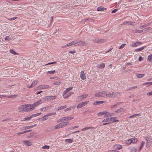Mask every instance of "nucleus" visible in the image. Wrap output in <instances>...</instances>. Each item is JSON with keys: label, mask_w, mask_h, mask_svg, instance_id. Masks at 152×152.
<instances>
[{"label": "nucleus", "mask_w": 152, "mask_h": 152, "mask_svg": "<svg viewBox=\"0 0 152 152\" xmlns=\"http://www.w3.org/2000/svg\"><path fill=\"white\" fill-rule=\"evenodd\" d=\"M145 76V74H137V77L138 78H141Z\"/></svg>", "instance_id": "30"}, {"label": "nucleus", "mask_w": 152, "mask_h": 152, "mask_svg": "<svg viewBox=\"0 0 152 152\" xmlns=\"http://www.w3.org/2000/svg\"><path fill=\"white\" fill-rule=\"evenodd\" d=\"M73 88L72 87H71L66 89L64 92V94H66L68 92L70 91Z\"/></svg>", "instance_id": "20"}, {"label": "nucleus", "mask_w": 152, "mask_h": 152, "mask_svg": "<svg viewBox=\"0 0 152 152\" xmlns=\"http://www.w3.org/2000/svg\"><path fill=\"white\" fill-rule=\"evenodd\" d=\"M51 107H52V106H47V107H45V108H41L40 109V110L41 111H45L46 110H48L49 109L51 108Z\"/></svg>", "instance_id": "22"}, {"label": "nucleus", "mask_w": 152, "mask_h": 152, "mask_svg": "<svg viewBox=\"0 0 152 152\" xmlns=\"http://www.w3.org/2000/svg\"><path fill=\"white\" fill-rule=\"evenodd\" d=\"M42 99L43 101H48L47 96H46L45 97H42Z\"/></svg>", "instance_id": "46"}, {"label": "nucleus", "mask_w": 152, "mask_h": 152, "mask_svg": "<svg viewBox=\"0 0 152 152\" xmlns=\"http://www.w3.org/2000/svg\"><path fill=\"white\" fill-rule=\"evenodd\" d=\"M70 46H70V43H69L67 44H66L64 45L63 46H62L61 47L62 48H66V47Z\"/></svg>", "instance_id": "48"}, {"label": "nucleus", "mask_w": 152, "mask_h": 152, "mask_svg": "<svg viewBox=\"0 0 152 152\" xmlns=\"http://www.w3.org/2000/svg\"><path fill=\"white\" fill-rule=\"evenodd\" d=\"M32 116H30V117H29L27 118H24V119L25 120H29L31 118H32Z\"/></svg>", "instance_id": "61"}, {"label": "nucleus", "mask_w": 152, "mask_h": 152, "mask_svg": "<svg viewBox=\"0 0 152 152\" xmlns=\"http://www.w3.org/2000/svg\"><path fill=\"white\" fill-rule=\"evenodd\" d=\"M117 118L116 117H114L109 118L105 119V121L108 122L110 121H112V119H116Z\"/></svg>", "instance_id": "21"}, {"label": "nucleus", "mask_w": 152, "mask_h": 152, "mask_svg": "<svg viewBox=\"0 0 152 152\" xmlns=\"http://www.w3.org/2000/svg\"><path fill=\"white\" fill-rule=\"evenodd\" d=\"M23 142L25 145L28 146H31L32 145L31 142L28 140L24 141Z\"/></svg>", "instance_id": "11"}, {"label": "nucleus", "mask_w": 152, "mask_h": 152, "mask_svg": "<svg viewBox=\"0 0 152 152\" xmlns=\"http://www.w3.org/2000/svg\"><path fill=\"white\" fill-rule=\"evenodd\" d=\"M136 149L134 148H132L131 150V151L130 152H136Z\"/></svg>", "instance_id": "52"}, {"label": "nucleus", "mask_w": 152, "mask_h": 152, "mask_svg": "<svg viewBox=\"0 0 152 152\" xmlns=\"http://www.w3.org/2000/svg\"><path fill=\"white\" fill-rule=\"evenodd\" d=\"M117 10H118V9H115L112 11V12H111V13H115L117 11Z\"/></svg>", "instance_id": "63"}, {"label": "nucleus", "mask_w": 152, "mask_h": 152, "mask_svg": "<svg viewBox=\"0 0 152 152\" xmlns=\"http://www.w3.org/2000/svg\"><path fill=\"white\" fill-rule=\"evenodd\" d=\"M69 96H70V95H69V94L67 95H64V94L63 95V97L64 98H66Z\"/></svg>", "instance_id": "60"}, {"label": "nucleus", "mask_w": 152, "mask_h": 152, "mask_svg": "<svg viewBox=\"0 0 152 152\" xmlns=\"http://www.w3.org/2000/svg\"><path fill=\"white\" fill-rule=\"evenodd\" d=\"M147 26V25L146 24L144 25L140 26V27H139L138 28H144L145 27Z\"/></svg>", "instance_id": "53"}, {"label": "nucleus", "mask_w": 152, "mask_h": 152, "mask_svg": "<svg viewBox=\"0 0 152 152\" xmlns=\"http://www.w3.org/2000/svg\"><path fill=\"white\" fill-rule=\"evenodd\" d=\"M70 46L74 45L75 46H77V42H75V41H72L71 42L69 43Z\"/></svg>", "instance_id": "36"}, {"label": "nucleus", "mask_w": 152, "mask_h": 152, "mask_svg": "<svg viewBox=\"0 0 152 152\" xmlns=\"http://www.w3.org/2000/svg\"><path fill=\"white\" fill-rule=\"evenodd\" d=\"M131 139H129L128 140H127L126 141V143L127 144H130L132 142V141L131 140Z\"/></svg>", "instance_id": "51"}, {"label": "nucleus", "mask_w": 152, "mask_h": 152, "mask_svg": "<svg viewBox=\"0 0 152 152\" xmlns=\"http://www.w3.org/2000/svg\"><path fill=\"white\" fill-rule=\"evenodd\" d=\"M145 144V142L144 141H142L141 142V143L140 144V147L139 148V151H140L142 149V148H143V146Z\"/></svg>", "instance_id": "26"}, {"label": "nucleus", "mask_w": 152, "mask_h": 152, "mask_svg": "<svg viewBox=\"0 0 152 152\" xmlns=\"http://www.w3.org/2000/svg\"><path fill=\"white\" fill-rule=\"evenodd\" d=\"M104 7H103L100 6L97 8V10L98 11H102L104 10Z\"/></svg>", "instance_id": "31"}, {"label": "nucleus", "mask_w": 152, "mask_h": 152, "mask_svg": "<svg viewBox=\"0 0 152 152\" xmlns=\"http://www.w3.org/2000/svg\"><path fill=\"white\" fill-rule=\"evenodd\" d=\"M88 102L89 101H87L80 103L77 106V108H81L82 107L85 106L87 104Z\"/></svg>", "instance_id": "4"}, {"label": "nucleus", "mask_w": 152, "mask_h": 152, "mask_svg": "<svg viewBox=\"0 0 152 152\" xmlns=\"http://www.w3.org/2000/svg\"><path fill=\"white\" fill-rule=\"evenodd\" d=\"M73 141V139H66L65 140V141L68 143H72Z\"/></svg>", "instance_id": "25"}, {"label": "nucleus", "mask_w": 152, "mask_h": 152, "mask_svg": "<svg viewBox=\"0 0 152 152\" xmlns=\"http://www.w3.org/2000/svg\"><path fill=\"white\" fill-rule=\"evenodd\" d=\"M61 118L62 120V122H64V121H67L66 117H62Z\"/></svg>", "instance_id": "45"}, {"label": "nucleus", "mask_w": 152, "mask_h": 152, "mask_svg": "<svg viewBox=\"0 0 152 152\" xmlns=\"http://www.w3.org/2000/svg\"><path fill=\"white\" fill-rule=\"evenodd\" d=\"M42 148L44 149H48L49 148V146L47 145H45L42 147Z\"/></svg>", "instance_id": "42"}, {"label": "nucleus", "mask_w": 152, "mask_h": 152, "mask_svg": "<svg viewBox=\"0 0 152 152\" xmlns=\"http://www.w3.org/2000/svg\"><path fill=\"white\" fill-rule=\"evenodd\" d=\"M26 104L22 105H21L19 108V109L20 110L19 111V112H26Z\"/></svg>", "instance_id": "3"}, {"label": "nucleus", "mask_w": 152, "mask_h": 152, "mask_svg": "<svg viewBox=\"0 0 152 152\" xmlns=\"http://www.w3.org/2000/svg\"><path fill=\"white\" fill-rule=\"evenodd\" d=\"M104 92H100L96 94L95 95V96L96 97H100L104 95Z\"/></svg>", "instance_id": "15"}, {"label": "nucleus", "mask_w": 152, "mask_h": 152, "mask_svg": "<svg viewBox=\"0 0 152 152\" xmlns=\"http://www.w3.org/2000/svg\"><path fill=\"white\" fill-rule=\"evenodd\" d=\"M146 47V46H144L141 47L140 48L134 50L135 52H138L139 51H140L143 50Z\"/></svg>", "instance_id": "18"}, {"label": "nucleus", "mask_w": 152, "mask_h": 152, "mask_svg": "<svg viewBox=\"0 0 152 152\" xmlns=\"http://www.w3.org/2000/svg\"><path fill=\"white\" fill-rule=\"evenodd\" d=\"M47 97L48 101L55 99L57 97L56 96H47Z\"/></svg>", "instance_id": "16"}, {"label": "nucleus", "mask_w": 152, "mask_h": 152, "mask_svg": "<svg viewBox=\"0 0 152 152\" xmlns=\"http://www.w3.org/2000/svg\"><path fill=\"white\" fill-rule=\"evenodd\" d=\"M42 101L41 100H40L39 101H38L37 102H35L34 104H32V105L34 106V107L35 106H38L39 104L41 103L40 102ZM42 102H41L42 103Z\"/></svg>", "instance_id": "19"}, {"label": "nucleus", "mask_w": 152, "mask_h": 152, "mask_svg": "<svg viewBox=\"0 0 152 152\" xmlns=\"http://www.w3.org/2000/svg\"><path fill=\"white\" fill-rule=\"evenodd\" d=\"M80 77V78L83 80H85L86 79V76L85 75L84 71H81V72Z\"/></svg>", "instance_id": "10"}, {"label": "nucleus", "mask_w": 152, "mask_h": 152, "mask_svg": "<svg viewBox=\"0 0 152 152\" xmlns=\"http://www.w3.org/2000/svg\"><path fill=\"white\" fill-rule=\"evenodd\" d=\"M77 45H86L87 43L85 41H82L77 42Z\"/></svg>", "instance_id": "9"}, {"label": "nucleus", "mask_w": 152, "mask_h": 152, "mask_svg": "<svg viewBox=\"0 0 152 152\" xmlns=\"http://www.w3.org/2000/svg\"><path fill=\"white\" fill-rule=\"evenodd\" d=\"M111 114L110 113L108 112L105 111V116H107V117L110 116H111Z\"/></svg>", "instance_id": "37"}, {"label": "nucleus", "mask_w": 152, "mask_h": 152, "mask_svg": "<svg viewBox=\"0 0 152 152\" xmlns=\"http://www.w3.org/2000/svg\"><path fill=\"white\" fill-rule=\"evenodd\" d=\"M56 114V113H48V114H47L48 116H51V115H55Z\"/></svg>", "instance_id": "50"}, {"label": "nucleus", "mask_w": 152, "mask_h": 152, "mask_svg": "<svg viewBox=\"0 0 152 152\" xmlns=\"http://www.w3.org/2000/svg\"><path fill=\"white\" fill-rule=\"evenodd\" d=\"M69 121L60 123L56 126L55 129H60L66 127L69 124Z\"/></svg>", "instance_id": "1"}, {"label": "nucleus", "mask_w": 152, "mask_h": 152, "mask_svg": "<svg viewBox=\"0 0 152 152\" xmlns=\"http://www.w3.org/2000/svg\"><path fill=\"white\" fill-rule=\"evenodd\" d=\"M99 68H102L104 67V63L101 64L100 65H98L97 66Z\"/></svg>", "instance_id": "32"}, {"label": "nucleus", "mask_w": 152, "mask_h": 152, "mask_svg": "<svg viewBox=\"0 0 152 152\" xmlns=\"http://www.w3.org/2000/svg\"><path fill=\"white\" fill-rule=\"evenodd\" d=\"M38 83V81L37 80H35L33 82L31 83L30 86H27V87L28 88H32L35 86Z\"/></svg>", "instance_id": "8"}, {"label": "nucleus", "mask_w": 152, "mask_h": 152, "mask_svg": "<svg viewBox=\"0 0 152 152\" xmlns=\"http://www.w3.org/2000/svg\"><path fill=\"white\" fill-rule=\"evenodd\" d=\"M11 38L9 36H6L5 38V40H8L9 39H10Z\"/></svg>", "instance_id": "58"}, {"label": "nucleus", "mask_w": 152, "mask_h": 152, "mask_svg": "<svg viewBox=\"0 0 152 152\" xmlns=\"http://www.w3.org/2000/svg\"><path fill=\"white\" fill-rule=\"evenodd\" d=\"M60 82L57 81L55 82H54L53 83V84L55 85H58L60 84Z\"/></svg>", "instance_id": "62"}, {"label": "nucleus", "mask_w": 152, "mask_h": 152, "mask_svg": "<svg viewBox=\"0 0 152 152\" xmlns=\"http://www.w3.org/2000/svg\"><path fill=\"white\" fill-rule=\"evenodd\" d=\"M110 132V130H108V132L106 133V134L107 136H110V135H111Z\"/></svg>", "instance_id": "47"}, {"label": "nucleus", "mask_w": 152, "mask_h": 152, "mask_svg": "<svg viewBox=\"0 0 152 152\" xmlns=\"http://www.w3.org/2000/svg\"><path fill=\"white\" fill-rule=\"evenodd\" d=\"M123 110V109L122 108H121L120 109H118L115 111V112L116 113H119L121 111H122Z\"/></svg>", "instance_id": "35"}, {"label": "nucleus", "mask_w": 152, "mask_h": 152, "mask_svg": "<svg viewBox=\"0 0 152 152\" xmlns=\"http://www.w3.org/2000/svg\"><path fill=\"white\" fill-rule=\"evenodd\" d=\"M142 42H136L132 43L131 46L132 47H137L140 45H142Z\"/></svg>", "instance_id": "5"}, {"label": "nucleus", "mask_w": 152, "mask_h": 152, "mask_svg": "<svg viewBox=\"0 0 152 152\" xmlns=\"http://www.w3.org/2000/svg\"><path fill=\"white\" fill-rule=\"evenodd\" d=\"M36 125H37V124H34V125H31V126H25V127H23L22 128V129H22L25 130V129H31V128L34 127L35 126H36Z\"/></svg>", "instance_id": "14"}, {"label": "nucleus", "mask_w": 152, "mask_h": 152, "mask_svg": "<svg viewBox=\"0 0 152 152\" xmlns=\"http://www.w3.org/2000/svg\"><path fill=\"white\" fill-rule=\"evenodd\" d=\"M66 118L67 121H69L73 119L74 118V117L72 116H67L66 117Z\"/></svg>", "instance_id": "38"}, {"label": "nucleus", "mask_w": 152, "mask_h": 152, "mask_svg": "<svg viewBox=\"0 0 152 152\" xmlns=\"http://www.w3.org/2000/svg\"><path fill=\"white\" fill-rule=\"evenodd\" d=\"M10 52L14 55L16 54V53L13 50L10 49Z\"/></svg>", "instance_id": "41"}, {"label": "nucleus", "mask_w": 152, "mask_h": 152, "mask_svg": "<svg viewBox=\"0 0 152 152\" xmlns=\"http://www.w3.org/2000/svg\"><path fill=\"white\" fill-rule=\"evenodd\" d=\"M147 95L148 96L152 95V91L151 92L148 93L147 94Z\"/></svg>", "instance_id": "57"}, {"label": "nucleus", "mask_w": 152, "mask_h": 152, "mask_svg": "<svg viewBox=\"0 0 152 152\" xmlns=\"http://www.w3.org/2000/svg\"><path fill=\"white\" fill-rule=\"evenodd\" d=\"M66 105H64L63 106H61L60 107H58V110H59L62 109H64L66 108Z\"/></svg>", "instance_id": "33"}, {"label": "nucleus", "mask_w": 152, "mask_h": 152, "mask_svg": "<svg viewBox=\"0 0 152 152\" xmlns=\"http://www.w3.org/2000/svg\"><path fill=\"white\" fill-rule=\"evenodd\" d=\"M50 86L48 85H42L39 86L38 87V88L39 89H46L49 88Z\"/></svg>", "instance_id": "6"}, {"label": "nucleus", "mask_w": 152, "mask_h": 152, "mask_svg": "<svg viewBox=\"0 0 152 152\" xmlns=\"http://www.w3.org/2000/svg\"><path fill=\"white\" fill-rule=\"evenodd\" d=\"M18 95L16 94L15 95H12L10 96H8V98H13V97H15Z\"/></svg>", "instance_id": "44"}, {"label": "nucleus", "mask_w": 152, "mask_h": 152, "mask_svg": "<svg viewBox=\"0 0 152 152\" xmlns=\"http://www.w3.org/2000/svg\"><path fill=\"white\" fill-rule=\"evenodd\" d=\"M17 18V17H14L13 18H8V19L10 20H14L15 19H16Z\"/></svg>", "instance_id": "55"}, {"label": "nucleus", "mask_w": 152, "mask_h": 152, "mask_svg": "<svg viewBox=\"0 0 152 152\" xmlns=\"http://www.w3.org/2000/svg\"><path fill=\"white\" fill-rule=\"evenodd\" d=\"M131 139V140L132 141V143H135L137 142V138L136 137L132 138Z\"/></svg>", "instance_id": "28"}, {"label": "nucleus", "mask_w": 152, "mask_h": 152, "mask_svg": "<svg viewBox=\"0 0 152 152\" xmlns=\"http://www.w3.org/2000/svg\"><path fill=\"white\" fill-rule=\"evenodd\" d=\"M94 41L95 42L97 43H102V42H104L103 40L101 39L98 38L95 39V40H94Z\"/></svg>", "instance_id": "13"}, {"label": "nucleus", "mask_w": 152, "mask_h": 152, "mask_svg": "<svg viewBox=\"0 0 152 152\" xmlns=\"http://www.w3.org/2000/svg\"><path fill=\"white\" fill-rule=\"evenodd\" d=\"M147 61L149 62L152 61V55L150 54L148 56Z\"/></svg>", "instance_id": "23"}, {"label": "nucleus", "mask_w": 152, "mask_h": 152, "mask_svg": "<svg viewBox=\"0 0 152 152\" xmlns=\"http://www.w3.org/2000/svg\"><path fill=\"white\" fill-rule=\"evenodd\" d=\"M104 114V112H99V113H97V115H103Z\"/></svg>", "instance_id": "49"}, {"label": "nucleus", "mask_w": 152, "mask_h": 152, "mask_svg": "<svg viewBox=\"0 0 152 152\" xmlns=\"http://www.w3.org/2000/svg\"><path fill=\"white\" fill-rule=\"evenodd\" d=\"M55 70L50 71H49L48 72V74H53L54 73H55Z\"/></svg>", "instance_id": "43"}, {"label": "nucleus", "mask_w": 152, "mask_h": 152, "mask_svg": "<svg viewBox=\"0 0 152 152\" xmlns=\"http://www.w3.org/2000/svg\"><path fill=\"white\" fill-rule=\"evenodd\" d=\"M104 103L103 101H96L93 104L94 105H96L97 104H100Z\"/></svg>", "instance_id": "17"}, {"label": "nucleus", "mask_w": 152, "mask_h": 152, "mask_svg": "<svg viewBox=\"0 0 152 152\" xmlns=\"http://www.w3.org/2000/svg\"><path fill=\"white\" fill-rule=\"evenodd\" d=\"M122 148V145H115L113 147V149L115 150H119Z\"/></svg>", "instance_id": "7"}, {"label": "nucleus", "mask_w": 152, "mask_h": 152, "mask_svg": "<svg viewBox=\"0 0 152 152\" xmlns=\"http://www.w3.org/2000/svg\"><path fill=\"white\" fill-rule=\"evenodd\" d=\"M48 118L47 115H44L43 117L40 118L41 121H45L47 120Z\"/></svg>", "instance_id": "27"}, {"label": "nucleus", "mask_w": 152, "mask_h": 152, "mask_svg": "<svg viewBox=\"0 0 152 152\" xmlns=\"http://www.w3.org/2000/svg\"><path fill=\"white\" fill-rule=\"evenodd\" d=\"M56 63H57V62L56 61H54V62H50V63H48L45 64V65H50V64H56Z\"/></svg>", "instance_id": "54"}, {"label": "nucleus", "mask_w": 152, "mask_h": 152, "mask_svg": "<svg viewBox=\"0 0 152 152\" xmlns=\"http://www.w3.org/2000/svg\"><path fill=\"white\" fill-rule=\"evenodd\" d=\"M148 85L147 86H150L152 85V82H146V83H144L143 84V86L146 85Z\"/></svg>", "instance_id": "29"}, {"label": "nucleus", "mask_w": 152, "mask_h": 152, "mask_svg": "<svg viewBox=\"0 0 152 152\" xmlns=\"http://www.w3.org/2000/svg\"><path fill=\"white\" fill-rule=\"evenodd\" d=\"M125 45L126 44H125L121 45L119 49H120L122 48H124Z\"/></svg>", "instance_id": "64"}, {"label": "nucleus", "mask_w": 152, "mask_h": 152, "mask_svg": "<svg viewBox=\"0 0 152 152\" xmlns=\"http://www.w3.org/2000/svg\"><path fill=\"white\" fill-rule=\"evenodd\" d=\"M41 114V113H37V114H33L32 115H31V116H32V117L33 118L34 117H36L37 116H39V115H40Z\"/></svg>", "instance_id": "39"}, {"label": "nucleus", "mask_w": 152, "mask_h": 152, "mask_svg": "<svg viewBox=\"0 0 152 152\" xmlns=\"http://www.w3.org/2000/svg\"><path fill=\"white\" fill-rule=\"evenodd\" d=\"M118 120H115V119H112V123H113L115 122H117L118 121Z\"/></svg>", "instance_id": "56"}, {"label": "nucleus", "mask_w": 152, "mask_h": 152, "mask_svg": "<svg viewBox=\"0 0 152 152\" xmlns=\"http://www.w3.org/2000/svg\"><path fill=\"white\" fill-rule=\"evenodd\" d=\"M139 115H140V113L134 114L130 116L129 117V118H134V117H135Z\"/></svg>", "instance_id": "34"}, {"label": "nucleus", "mask_w": 152, "mask_h": 152, "mask_svg": "<svg viewBox=\"0 0 152 152\" xmlns=\"http://www.w3.org/2000/svg\"><path fill=\"white\" fill-rule=\"evenodd\" d=\"M73 107H69V108H68L66 109L65 110V111H67L68 110H71L72 108Z\"/></svg>", "instance_id": "59"}, {"label": "nucleus", "mask_w": 152, "mask_h": 152, "mask_svg": "<svg viewBox=\"0 0 152 152\" xmlns=\"http://www.w3.org/2000/svg\"><path fill=\"white\" fill-rule=\"evenodd\" d=\"M26 112L30 111L31 110H33L34 108L32 104H26Z\"/></svg>", "instance_id": "2"}, {"label": "nucleus", "mask_w": 152, "mask_h": 152, "mask_svg": "<svg viewBox=\"0 0 152 152\" xmlns=\"http://www.w3.org/2000/svg\"><path fill=\"white\" fill-rule=\"evenodd\" d=\"M143 32V30H135L134 32L135 33H140Z\"/></svg>", "instance_id": "40"}, {"label": "nucleus", "mask_w": 152, "mask_h": 152, "mask_svg": "<svg viewBox=\"0 0 152 152\" xmlns=\"http://www.w3.org/2000/svg\"><path fill=\"white\" fill-rule=\"evenodd\" d=\"M106 96L108 97H114L115 96V94L110 93L109 94H106Z\"/></svg>", "instance_id": "24"}, {"label": "nucleus", "mask_w": 152, "mask_h": 152, "mask_svg": "<svg viewBox=\"0 0 152 152\" xmlns=\"http://www.w3.org/2000/svg\"><path fill=\"white\" fill-rule=\"evenodd\" d=\"M88 96V94H85L82 96H79L78 98L79 100H80L81 101H82L86 97Z\"/></svg>", "instance_id": "12"}]
</instances>
